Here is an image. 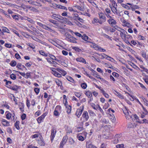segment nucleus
I'll return each instance as SVG.
<instances>
[{
  "instance_id": "14",
  "label": "nucleus",
  "mask_w": 148,
  "mask_h": 148,
  "mask_svg": "<svg viewBox=\"0 0 148 148\" xmlns=\"http://www.w3.org/2000/svg\"><path fill=\"white\" fill-rule=\"evenodd\" d=\"M125 31L124 29L122 30L121 31H120V34L122 38H125L126 37V35L125 34Z\"/></svg>"
},
{
  "instance_id": "37",
  "label": "nucleus",
  "mask_w": 148,
  "mask_h": 148,
  "mask_svg": "<svg viewBox=\"0 0 148 148\" xmlns=\"http://www.w3.org/2000/svg\"><path fill=\"white\" fill-rule=\"evenodd\" d=\"M12 16L13 18L15 19V20H18L19 19V16L17 15H12Z\"/></svg>"
},
{
  "instance_id": "18",
  "label": "nucleus",
  "mask_w": 148,
  "mask_h": 148,
  "mask_svg": "<svg viewBox=\"0 0 148 148\" xmlns=\"http://www.w3.org/2000/svg\"><path fill=\"white\" fill-rule=\"evenodd\" d=\"M58 108H60V106H57L56 107V109H55L54 111V115L56 116H58L59 115V112H58V111H57L56 110V109Z\"/></svg>"
},
{
  "instance_id": "6",
  "label": "nucleus",
  "mask_w": 148,
  "mask_h": 148,
  "mask_svg": "<svg viewBox=\"0 0 148 148\" xmlns=\"http://www.w3.org/2000/svg\"><path fill=\"white\" fill-rule=\"evenodd\" d=\"M108 22L109 24L111 25L113 27L115 26L117 23L116 21L114 19L112 18L108 20Z\"/></svg>"
},
{
  "instance_id": "59",
  "label": "nucleus",
  "mask_w": 148,
  "mask_h": 148,
  "mask_svg": "<svg viewBox=\"0 0 148 148\" xmlns=\"http://www.w3.org/2000/svg\"><path fill=\"white\" fill-rule=\"evenodd\" d=\"M112 75L113 76L116 77H118L119 75L118 73L115 72L113 73Z\"/></svg>"
},
{
  "instance_id": "47",
  "label": "nucleus",
  "mask_w": 148,
  "mask_h": 148,
  "mask_svg": "<svg viewBox=\"0 0 148 148\" xmlns=\"http://www.w3.org/2000/svg\"><path fill=\"white\" fill-rule=\"evenodd\" d=\"M108 60L111 61L112 62H113V61H112V60H114V59L113 58H111V57L110 56H109L107 55V56L106 57V58Z\"/></svg>"
},
{
  "instance_id": "53",
  "label": "nucleus",
  "mask_w": 148,
  "mask_h": 148,
  "mask_svg": "<svg viewBox=\"0 0 148 148\" xmlns=\"http://www.w3.org/2000/svg\"><path fill=\"white\" fill-rule=\"evenodd\" d=\"M116 147L117 148H124L123 145L122 144L117 145Z\"/></svg>"
},
{
  "instance_id": "10",
  "label": "nucleus",
  "mask_w": 148,
  "mask_h": 148,
  "mask_svg": "<svg viewBox=\"0 0 148 148\" xmlns=\"http://www.w3.org/2000/svg\"><path fill=\"white\" fill-rule=\"evenodd\" d=\"M76 60L77 62H82L84 63H86V61L82 57H79L76 58Z\"/></svg>"
},
{
  "instance_id": "43",
  "label": "nucleus",
  "mask_w": 148,
  "mask_h": 148,
  "mask_svg": "<svg viewBox=\"0 0 148 148\" xmlns=\"http://www.w3.org/2000/svg\"><path fill=\"white\" fill-rule=\"evenodd\" d=\"M74 94L77 97H79L81 95V93L80 92H75Z\"/></svg>"
},
{
  "instance_id": "19",
  "label": "nucleus",
  "mask_w": 148,
  "mask_h": 148,
  "mask_svg": "<svg viewBox=\"0 0 148 148\" xmlns=\"http://www.w3.org/2000/svg\"><path fill=\"white\" fill-rule=\"evenodd\" d=\"M85 94L88 98H91L92 96V93L89 91L86 92Z\"/></svg>"
},
{
  "instance_id": "31",
  "label": "nucleus",
  "mask_w": 148,
  "mask_h": 148,
  "mask_svg": "<svg viewBox=\"0 0 148 148\" xmlns=\"http://www.w3.org/2000/svg\"><path fill=\"white\" fill-rule=\"evenodd\" d=\"M49 21L50 22L53 23V24H54L56 25H57L58 23H56L57 22L55 20L50 19L49 20Z\"/></svg>"
},
{
  "instance_id": "8",
  "label": "nucleus",
  "mask_w": 148,
  "mask_h": 148,
  "mask_svg": "<svg viewBox=\"0 0 148 148\" xmlns=\"http://www.w3.org/2000/svg\"><path fill=\"white\" fill-rule=\"evenodd\" d=\"M83 117L85 119L86 121L88 120L89 118V116L88 113L87 112L84 111L82 115Z\"/></svg>"
},
{
  "instance_id": "2",
  "label": "nucleus",
  "mask_w": 148,
  "mask_h": 148,
  "mask_svg": "<svg viewBox=\"0 0 148 148\" xmlns=\"http://www.w3.org/2000/svg\"><path fill=\"white\" fill-rule=\"evenodd\" d=\"M84 107L83 106L82 107H80L79 108L77 109L76 113V115L79 118L82 114L84 110Z\"/></svg>"
},
{
  "instance_id": "3",
  "label": "nucleus",
  "mask_w": 148,
  "mask_h": 148,
  "mask_svg": "<svg viewBox=\"0 0 148 148\" xmlns=\"http://www.w3.org/2000/svg\"><path fill=\"white\" fill-rule=\"evenodd\" d=\"M68 139V137L67 135H65L63 137L60 144V148H62L63 145L66 143Z\"/></svg>"
},
{
  "instance_id": "30",
  "label": "nucleus",
  "mask_w": 148,
  "mask_h": 148,
  "mask_svg": "<svg viewBox=\"0 0 148 148\" xmlns=\"http://www.w3.org/2000/svg\"><path fill=\"white\" fill-rule=\"evenodd\" d=\"M123 26L125 27H130L131 26V25L127 22L126 21L124 24H123Z\"/></svg>"
},
{
  "instance_id": "64",
  "label": "nucleus",
  "mask_w": 148,
  "mask_h": 148,
  "mask_svg": "<svg viewBox=\"0 0 148 148\" xmlns=\"http://www.w3.org/2000/svg\"><path fill=\"white\" fill-rule=\"evenodd\" d=\"M143 123H145L148 124V120L146 119H143Z\"/></svg>"
},
{
  "instance_id": "23",
  "label": "nucleus",
  "mask_w": 148,
  "mask_h": 148,
  "mask_svg": "<svg viewBox=\"0 0 148 148\" xmlns=\"http://www.w3.org/2000/svg\"><path fill=\"white\" fill-rule=\"evenodd\" d=\"M20 123V122L19 121H16V122L14 124V126L16 127V128L18 130L20 129V127L19 126V124Z\"/></svg>"
},
{
  "instance_id": "38",
  "label": "nucleus",
  "mask_w": 148,
  "mask_h": 148,
  "mask_svg": "<svg viewBox=\"0 0 148 148\" xmlns=\"http://www.w3.org/2000/svg\"><path fill=\"white\" fill-rule=\"evenodd\" d=\"M67 79L68 81L71 82L73 83L74 82L73 79L71 77H68L67 78Z\"/></svg>"
},
{
  "instance_id": "16",
  "label": "nucleus",
  "mask_w": 148,
  "mask_h": 148,
  "mask_svg": "<svg viewBox=\"0 0 148 148\" xmlns=\"http://www.w3.org/2000/svg\"><path fill=\"white\" fill-rule=\"evenodd\" d=\"M130 113H129V114H127L125 115V117L126 119L128 120L130 119H132V115H130L131 114V113L130 112Z\"/></svg>"
},
{
  "instance_id": "34",
  "label": "nucleus",
  "mask_w": 148,
  "mask_h": 148,
  "mask_svg": "<svg viewBox=\"0 0 148 148\" xmlns=\"http://www.w3.org/2000/svg\"><path fill=\"white\" fill-rule=\"evenodd\" d=\"M56 83L58 86H61L62 85V82L59 80H56Z\"/></svg>"
},
{
  "instance_id": "1",
  "label": "nucleus",
  "mask_w": 148,
  "mask_h": 148,
  "mask_svg": "<svg viewBox=\"0 0 148 148\" xmlns=\"http://www.w3.org/2000/svg\"><path fill=\"white\" fill-rule=\"evenodd\" d=\"M99 24H102L106 21V17L103 14L101 13L99 14Z\"/></svg>"
},
{
  "instance_id": "45",
  "label": "nucleus",
  "mask_w": 148,
  "mask_h": 148,
  "mask_svg": "<svg viewBox=\"0 0 148 148\" xmlns=\"http://www.w3.org/2000/svg\"><path fill=\"white\" fill-rule=\"evenodd\" d=\"M11 117V114L10 113H8L6 115V118L8 119H10Z\"/></svg>"
},
{
  "instance_id": "46",
  "label": "nucleus",
  "mask_w": 148,
  "mask_h": 148,
  "mask_svg": "<svg viewBox=\"0 0 148 148\" xmlns=\"http://www.w3.org/2000/svg\"><path fill=\"white\" fill-rule=\"evenodd\" d=\"M46 59L48 63L50 64H52V61L53 60L51 58H47Z\"/></svg>"
},
{
  "instance_id": "63",
  "label": "nucleus",
  "mask_w": 148,
  "mask_h": 148,
  "mask_svg": "<svg viewBox=\"0 0 148 148\" xmlns=\"http://www.w3.org/2000/svg\"><path fill=\"white\" fill-rule=\"evenodd\" d=\"M15 58L17 59H18L21 58L19 54L17 53H16L15 54Z\"/></svg>"
},
{
  "instance_id": "24",
  "label": "nucleus",
  "mask_w": 148,
  "mask_h": 148,
  "mask_svg": "<svg viewBox=\"0 0 148 148\" xmlns=\"http://www.w3.org/2000/svg\"><path fill=\"white\" fill-rule=\"evenodd\" d=\"M2 31L3 32H7L8 33H10L9 29L6 27H3L2 29Z\"/></svg>"
},
{
  "instance_id": "21",
  "label": "nucleus",
  "mask_w": 148,
  "mask_h": 148,
  "mask_svg": "<svg viewBox=\"0 0 148 148\" xmlns=\"http://www.w3.org/2000/svg\"><path fill=\"white\" fill-rule=\"evenodd\" d=\"M72 38H73V36H71L69 34H66V39L68 41L70 39H71Z\"/></svg>"
},
{
  "instance_id": "35",
  "label": "nucleus",
  "mask_w": 148,
  "mask_h": 148,
  "mask_svg": "<svg viewBox=\"0 0 148 148\" xmlns=\"http://www.w3.org/2000/svg\"><path fill=\"white\" fill-rule=\"evenodd\" d=\"M16 62L15 61L12 60L11 61L10 64L11 66H14L16 65Z\"/></svg>"
},
{
  "instance_id": "13",
  "label": "nucleus",
  "mask_w": 148,
  "mask_h": 148,
  "mask_svg": "<svg viewBox=\"0 0 148 148\" xmlns=\"http://www.w3.org/2000/svg\"><path fill=\"white\" fill-rule=\"evenodd\" d=\"M57 18L63 20V22H66V23H68L69 21L68 19L66 18H63L62 16H58L57 17Z\"/></svg>"
},
{
  "instance_id": "57",
  "label": "nucleus",
  "mask_w": 148,
  "mask_h": 148,
  "mask_svg": "<svg viewBox=\"0 0 148 148\" xmlns=\"http://www.w3.org/2000/svg\"><path fill=\"white\" fill-rule=\"evenodd\" d=\"M106 13L105 14H111V11L110 9L109 8L106 9Z\"/></svg>"
},
{
  "instance_id": "40",
  "label": "nucleus",
  "mask_w": 148,
  "mask_h": 148,
  "mask_svg": "<svg viewBox=\"0 0 148 148\" xmlns=\"http://www.w3.org/2000/svg\"><path fill=\"white\" fill-rule=\"evenodd\" d=\"M87 85L85 83H83L81 84V86L82 88L83 89H86V88Z\"/></svg>"
},
{
  "instance_id": "50",
  "label": "nucleus",
  "mask_w": 148,
  "mask_h": 148,
  "mask_svg": "<svg viewBox=\"0 0 148 148\" xmlns=\"http://www.w3.org/2000/svg\"><path fill=\"white\" fill-rule=\"evenodd\" d=\"M27 45L33 49L35 48V47L32 44L28 43L27 44Z\"/></svg>"
},
{
  "instance_id": "26",
  "label": "nucleus",
  "mask_w": 148,
  "mask_h": 148,
  "mask_svg": "<svg viewBox=\"0 0 148 148\" xmlns=\"http://www.w3.org/2000/svg\"><path fill=\"white\" fill-rule=\"evenodd\" d=\"M18 86L15 85L13 86H11L10 88L13 90L16 91L18 90Z\"/></svg>"
},
{
  "instance_id": "25",
  "label": "nucleus",
  "mask_w": 148,
  "mask_h": 148,
  "mask_svg": "<svg viewBox=\"0 0 148 148\" xmlns=\"http://www.w3.org/2000/svg\"><path fill=\"white\" fill-rule=\"evenodd\" d=\"M131 8L132 11H134L135 9H138L139 8L138 6L136 5H131Z\"/></svg>"
},
{
  "instance_id": "48",
  "label": "nucleus",
  "mask_w": 148,
  "mask_h": 148,
  "mask_svg": "<svg viewBox=\"0 0 148 148\" xmlns=\"http://www.w3.org/2000/svg\"><path fill=\"white\" fill-rule=\"evenodd\" d=\"M42 28L44 29L47 30H51V28L47 26H46V25H44L43 26Z\"/></svg>"
},
{
  "instance_id": "15",
  "label": "nucleus",
  "mask_w": 148,
  "mask_h": 148,
  "mask_svg": "<svg viewBox=\"0 0 148 148\" xmlns=\"http://www.w3.org/2000/svg\"><path fill=\"white\" fill-rule=\"evenodd\" d=\"M112 11L114 14H118L117 10L116 7H110Z\"/></svg>"
},
{
  "instance_id": "52",
  "label": "nucleus",
  "mask_w": 148,
  "mask_h": 148,
  "mask_svg": "<svg viewBox=\"0 0 148 148\" xmlns=\"http://www.w3.org/2000/svg\"><path fill=\"white\" fill-rule=\"evenodd\" d=\"M68 9L70 12H77V11L74 10L71 7H69L68 8Z\"/></svg>"
},
{
  "instance_id": "49",
  "label": "nucleus",
  "mask_w": 148,
  "mask_h": 148,
  "mask_svg": "<svg viewBox=\"0 0 148 148\" xmlns=\"http://www.w3.org/2000/svg\"><path fill=\"white\" fill-rule=\"evenodd\" d=\"M49 56L52 60H55L56 58L55 56L51 54H50Z\"/></svg>"
},
{
  "instance_id": "51",
  "label": "nucleus",
  "mask_w": 148,
  "mask_h": 148,
  "mask_svg": "<svg viewBox=\"0 0 148 148\" xmlns=\"http://www.w3.org/2000/svg\"><path fill=\"white\" fill-rule=\"evenodd\" d=\"M43 118L41 116L38 117L37 119V121L39 123H41V121L43 119Z\"/></svg>"
},
{
  "instance_id": "5",
  "label": "nucleus",
  "mask_w": 148,
  "mask_h": 148,
  "mask_svg": "<svg viewBox=\"0 0 148 148\" xmlns=\"http://www.w3.org/2000/svg\"><path fill=\"white\" fill-rule=\"evenodd\" d=\"M86 148H97L95 146L92 144L90 141H88L86 143Z\"/></svg>"
},
{
  "instance_id": "22",
  "label": "nucleus",
  "mask_w": 148,
  "mask_h": 148,
  "mask_svg": "<svg viewBox=\"0 0 148 148\" xmlns=\"http://www.w3.org/2000/svg\"><path fill=\"white\" fill-rule=\"evenodd\" d=\"M123 112L125 115H126L127 114H129V112L128 111V110L127 109V108L125 107V108H123Z\"/></svg>"
},
{
  "instance_id": "55",
  "label": "nucleus",
  "mask_w": 148,
  "mask_h": 148,
  "mask_svg": "<svg viewBox=\"0 0 148 148\" xmlns=\"http://www.w3.org/2000/svg\"><path fill=\"white\" fill-rule=\"evenodd\" d=\"M112 6L111 7H116L117 6L116 3L113 0H112Z\"/></svg>"
},
{
  "instance_id": "36",
  "label": "nucleus",
  "mask_w": 148,
  "mask_h": 148,
  "mask_svg": "<svg viewBox=\"0 0 148 148\" xmlns=\"http://www.w3.org/2000/svg\"><path fill=\"white\" fill-rule=\"evenodd\" d=\"M10 77L11 79L13 80H15L16 78V77L15 74L12 73L10 76Z\"/></svg>"
},
{
  "instance_id": "61",
  "label": "nucleus",
  "mask_w": 148,
  "mask_h": 148,
  "mask_svg": "<svg viewBox=\"0 0 148 148\" xmlns=\"http://www.w3.org/2000/svg\"><path fill=\"white\" fill-rule=\"evenodd\" d=\"M26 117V115L25 114H23L21 116V118L22 120H24Z\"/></svg>"
},
{
  "instance_id": "12",
  "label": "nucleus",
  "mask_w": 148,
  "mask_h": 148,
  "mask_svg": "<svg viewBox=\"0 0 148 148\" xmlns=\"http://www.w3.org/2000/svg\"><path fill=\"white\" fill-rule=\"evenodd\" d=\"M119 136L120 135L119 134H116L115 135L114 138L115 140L113 141L114 143H116L118 142L119 140H120V139H119V138H120Z\"/></svg>"
},
{
  "instance_id": "32",
  "label": "nucleus",
  "mask_w": 148,
  "mask_h": 148,
  "mask_svg": "<svg viewBox=\"0 0 148 148\" xmlns=\"http://www.w3.org/2000/svg\"><path fill=\"white\" fill-rule=\"evenodd\" d=\"M136 127V125L131 123H129L128 125V127L130 128H133Z\"/></svg>"
},
{
  "instance_id": "56",
  "label": "nucleus",
  "mask_w": 148,
  "mask_h": 148,
  "mask_svg": "<svg viewBox=\"0 0 148 148\" xmlns=\"http://www.w3.org/2000/svg\"><path fill=\"white\" fill-rule=\"evenodd\" d=\"M34 90L36 94H38L40 91L39 89L38 88H35L34 89Z\"/></svg>"
},
{
  "instance_id": "39",
  "label": "nucleus",
  "mask_w": 148,
  "mask_h": 148,
  "mask_svg": "<svg viewBox=\"0 0 148 148\" xmlns=\"http://www.w3.org/2000/svg\"><path fill=\"white\" fill-rule=\"evenodd\" d=\"M99 23V20L97 18H94L92 21V23L93 24H94L95 23Z\"/></svg>"
},
{
  "instance_id": "44",
  "label": "nucleus",
  "mask_w": 148,
  "mask_h": 148,
  "mask_svg": "<svg viewBox=\"0 0 148 148\" xmlns=\"http://www.w3.org/2000/svg\"><path fill=\"white\" fill-rule=\"evenodd\" d=\"M27 19H26V20H27L29 22L31 23H34V21L31 19L30 18H29L27 17H26Z\"/></svg>"
},
{
  "instance_id": "7",
  "label": "nucleus",
  "mask_w": 148,
  "mask_h": 148,
  "mask_svg": "<svg viewBox=\"0 0 148 148\" xmlns=\"http://www.w3.org/2000/svg\"><path fill=\"white\" fill-rule=\"evenodd\" d=\"M40 139L38 140V143L40 146H44L45 143L42 136L39 137Z\"/></svg>"
},
{
  "instance_id": "28",
  "label": "nucleus",
  "mask_w": 148,
  "mask_h": 148,
  "mask_svg": "<svg viewBox=\"0 0 148 148\" xmlns=\"http://www.w3.org/2000/svg\"><path fill=\"white\" fill-rule=\"evenodd\" d=\"M69 142L70 144L71 145L75 143V141H74L73 139L71 138H69Z\"/></svg>"
},
{
  "instance_id": "41",
  "label": "nucleus",
  "mask_w": 148,
  "mask_h": 148,
  "mask_svg": "<svg viewBox=\"0 0 148 148\" xmlns=\"http://www.w3.org/2000/svg\"><path fill=\"white\" fill-rule=\"evenodd\" d=\"M77 138L78 139L82 141H83L84 140V138L83 137L81 136H79V135L77 136Z\"/></svg>"
},
{
  "instance_id": "29",
  "label": "nucleus",
  "mask_w": 148,
  "mask_h": 148,
  "mask_svg": "<svg viewBox=\"0 0 148 148\" xmlns=\"http://www.w3.org/2000/svg\"><path fill=\"white\" fill-rule=\"evenodd\" d=\"M53 74L55 76L58 77H61V75L56 71L54 72Z\"/></svg>"
},
{
  "instance_id": "17",
  "label": "nucleus",
  "mask_w": 148,
  "mask_h": 148,
  "mask_svg": "<svg viewBox=\"0 0 148 148\" xmlns=\"http://www.w3.org/2000/svg\"><path fill=\"white\" fill-rule=\"evenodd\" d=\"M115 94L121 99H123V96L119 92H118L116 91H115Z\"/></svg>"
},
{
  "instance_id": "62",
  "label": "nucleus",
  "mask_w": 148,
  "mask_h": 148,
  "mask_svg": "<svg viewBox=\"0 0 148 148\" xmlns=\"http://www.w3.org/2000/svg\"><path fill=\"white\" fill-rule=\"evenodd\" d=\"M5 47H8V48H10L12 47V45L11 44H8V43H5Z\"/></svg>"
},
{
  "instance_id": "27",
  "label": "nucleus",
  "mask_w": 148,
  "mask_h": 148,
  "mask_svg": "<svg viewBox=\"0 0 148 148\" xmlns=\"http://www.w3.org/2000/svg\"><path fill=\"white\" fill-rule=\"evenodd\" d=\"M39 53L41 55L43 56H44L45 57H47L48 56V55L46 54L44 51L42 50L39 51Z\"/></svg>"
},
{
  "instance_id": "4",
  "label": "nucleus",
  "mask_w": 148,
  "mask_h": 148,
  "mask_svg": "<svg viewBox=\"0 0 148 148\" xmlns=\"http://www.w3.org/2000/svg\"><path fill=\"white\" fill-rule=\"evenodd\" d=\"M56 132V130L54 128H53L51 130L50 138L51 142H52L53 139L55 137Z\"/></svg>"
},
{
  "instance_id": "20",
  "label": "nucleus",
  "mask_w": 148,
  "mask_h": 148,
  "mask_svg": "<svg viewBox=\"0 0 148 148\" xmlns=\"http://www.w3.org/2000/svg\"><path fill=\"white\" fill-rule=\"evenodd\" d=\"M76 39L75 38L73 37V38L70 39L68 41H69L70 42L73 43H77V42L76 41Z\"/></svg>"
},
{
  "instance_id": "42",
  "label": "nucleus",
  "mask_w": 148,
  "mask_h": 148,
  "mask_svg": "<svg viewBox=\"0 0 148 148\" xmlns=\"http://www.w3.org/2000/svg\"><path fill=\"white\" fill-rule=\"evenodd\" d=\"M102 36L105 38H107L108 39H109L110 40H112V39H111V38L108 35L106 34H102Z\"/></svg>"
},
{
  "instance_id": "11",
  "label": "nucleus",
  "mask_w": 148,
  "mask_h": 148,
  "mask_svg": "<svg viewBox=\"0 0 148 148\" xmlns=\"http://www.w3.org/2000/svg\"><path fill=\"white\" fill-rule=\"evenodd\" d=\"M67 102V101H66L65 102V103H64V105L67 108V112L68 113V114H70L71 112V106H67V105L66 106V103Z\"/></svg>"
},
{
  "instance_id": "9",
  "label": "nucleus",
  "mask_w": 148,
  "mask_h": 148,
  "mask_svg": "<svg viewBox=\"0 0 148 148\" xmlns=\"http://www.w3.org/2000/svg\"><path fill=\"white\" fill-rule=\"evenodd\" d=\"M1 121L3 125L5 126H9L10 124L9 122L5 119H2Z\"/></svg>"
},
{
  "instance_id": "33",
  "label": "nucleus",
  "mask_w": 148,
  "mask_h": 148,
  "mask_svg": "<svg viewBox=\"0 0 148 148\" xmlns=\"http://www.w3.org/2000/svg\"><path fill=\"white\" fill-rule=\"evenodd\" d=\"M81 37L85 41H87L88 38V37L85 34H84L83 36H82Z\"/></svg>"
},
{
  "instance_id": "58",
  "label": "nucleus",
  "mask_w": 148,
  "mask_h": 148,
  "mask_svg": "<svg viewBox=\"0 0 148 148\" xmlns=\"http://www.w3.org/2000/svg\"><path fill=\"white\" fill-rule=\"evenodd\" d=\"M115 29H117L118 31H120H120H122V30L123 29L117 26H115Z\"/></svg>"
},
{
  "instance_id": "54",
  "label": "nucleus",
  "mask_w": 148,
  "mask_h": 148,
  "mask_svg": "<svg viewBox=\"0 0 148 148\" xmlns=\"http://www.w3.org/2000/svg\"><path fill=\"white\" fill-rule=\"evenodd\" d=\"M76 7L77 9L81 11H83L84 10V8L80 6H77Z\"/></svg>"
},
{
  "instance_id": "60",
  "label": "nucleus",
  "mask_w": 148,
  "mask_h": 148,
  "mask_svg": "<svg viewBox=\"0 0 148 148\" xmlns=\"http://www.w3.org/2000/svg\"><path fill=\"white\" fill-rule=\"evenodd\" d=\"M100 56H101V59H103V58H106V57L107 56V55L105 54H101V55H100Z\"/></svg>"
}]
</instances>
